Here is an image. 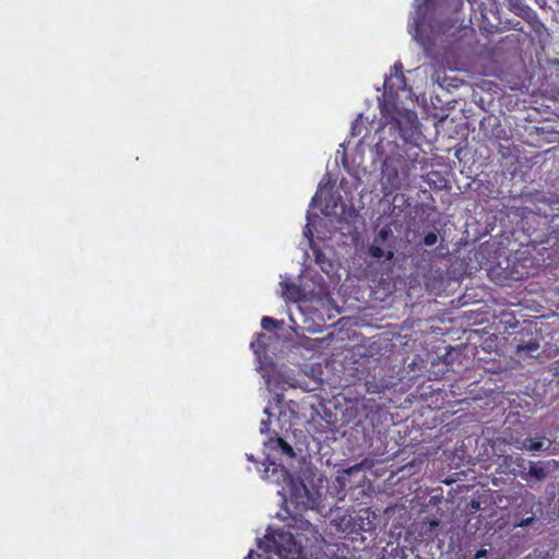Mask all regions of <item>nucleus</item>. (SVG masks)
Returning a JSON list of instances; mask_svg holds the SVG:
<instances>
[{
    "mask_svg": "<svg viewBox=\"0 0 559 559\" xmlns=\"http://www.w3.org/2000/svg\"><path fill=\"white\" fill-rule=\"evenodd\" d=\"M265 334L264 333H258L255 338L251 341L250 348L253 350L254 354L261 355L262 353H265L266 350V344L264 342Z\"/></svg>",
    "mask_w": 559,
    "mask_h": 559,
    "instance_id": "obj_11",
    "label": "nucleus"
},
{
    "mask_svg": "<svg viewBox=\"0 0 559 559\" xmlns=\"http://www.w3.org/2000/svg\"><path fill=\"white\" fill-rule=\"evenodd\" d=\"M270 559H273V558H270Z\"/></svg>",
    "mask_w": 559,
    "mask_h": 559,
    "instance_id": "obj_24",
    "label": "nucleus"
},
{
    "mask_svg": "<svg viewBox=\"0 0 559 559\" xmlns=\"http://www.w3.org/2000/svg\"><path fill=\"white\" fill-rule=\"evenodd\" d=\"M385 245L377 242L373 240V242L368 248V253L371 258L381 260L384 259L386 261H390L393 259V250L391 247L384 248Z\"/></svg>",
    "mask_w": 559,
    "mask_h": 559,
    "instance_id": "obj_8",
    "label": "nucleus"
},
{
    "mask_svg": "<svg viewBox=\"0 0 559 559\" xmlns=\"http://www.w3.org/2000/svg\"><path fill=\"white\" fill-rule=\"evenodd\" d=\"M509 8L523 19H527L532 12V9L523 0H509Z\"/></svg>",
    "mask_w": 559,
    "mask_h": 559,
    "instance_id": "obj_9",
    "label": "nucleus"
},
{
    "mask_svg": "<svg viewBox=\"0 0 559 559\" xmlns=\"http://www.w3.org/2000/svg\"><path fill=\"white\" fill-rule=\"evenodd\" d=\"M393 78H395L397 81L396 90H403L405 85V78L403 74V64L400 61L395 62L394 66L391 68V76L386 78L384 81L385 88H394V85L391 83Z\"/></svg>",
    "mask_w": 559,
    "mask_h": 559,
    "instance_id": "obj_7",
    "label": "nucleus"
},
{
    "mask_svg": "<svg viewBox=\"0 0 559 559\" xmlns=\"http://www.w3.org/2000/svg\"><path fill=\"white\" fill-rule=\"evenodd\" d=\"M253 557V552L251 551L249 555H248V558L247 559H252Z\"/></svg>",
    "mask_w": 559,
    "mask_h": 559,
    "instance_id": "obj_23",
    "label": "nucleus"
},
{
    "mask_svg": "<svg viewBox=\"0 0 559 559\" xmlns=\"http://www.w3.org/2000/svg\"><path fill=\"white\" fill-rule=\"evenodd\" d=\"M389 180L394 188L400 187V178L396 169L393 170V178H391V175H389Z\"/></svg>",
    "mask_w": 559,
    "mask_h": 559,
    "instance_id": "obj_17",
    "label": "nucleus"
},
{
    "mask_svg": "<svg viewBox=\"0 0 559 559\" xmlns=\"http://www.w3.org/2000/svg\"><path fill=\"white\" fill-rule=\"evenodd\" d=\"M391 236V230L389 228H382L377 236L374 237V241L385 245L389 237Z\"/></svg>",
    "mask_w": 559,
    "mask_h": 559,
    "instance_id": "obj_14",
    "label": "nucleus"
},
{
    "mask_svg": "<svg viewBox=\"0 0 559 559\" xmlns=\"http://www.w3.org/2000/svg\"><path fill=\"white\" fill-rule=\"evenodd\" d=\"M381 115L383 124L389 126L390 133L404 141H408L417 129V115L412 110L400 109L396 106L390 108L384 105L381 108Z\"/></svg>",
    "mask_w": 559,
    "mask_h": 559,
    "instance_id": "obj_4",
    "label": "nucleus"
},
{
    "mask_svg": "<svg viewBox=\"0 0 559 559\" xmlns=\"http://www.w3.org/2000/svg\"><path fill=\"white\" fill-rule=\"evenodd\" d=\"M280 322L271 317H263L261 320V326L266 331H274L280 328Z\"/></svg>",
    "mask_w": 559,
    "mask_h": 559,
    "instance_id": "obj_12",
    "label": "nucleus"
},
{
    "mask_svg": "<svg viewBox=\"0 0 559 559\" xmlns=\"http://www.w3.org/2000/svg\"><path fill=\"white\" fill-rule=\"evenodd\" d=\"M545 439L543 437L513 436V432L504 430L502 437H498L492 442L493 449H501V445H510L521 451H540L544 449Z\"/></svg>",
    "mask_w": 559,
    "mask_h": 559,
    "instance_id": "obj_5",
    "label": "nucleus"
},
{
    "mask_svg": "<svg viewBox=\"0 0 559 559\" xmlns=\"http://www.w3.org/2000/svg\"><path fill=\"white\" fill-rule=\"evenodd\" d=\"M530 475L533 476L534 478L540 480L546 477L547 472L543 466L532 464L530 466Z\"/></svg>",
    "mask_w": 559,
    "mask_h": 559,
    "instance_id": "obj_13",
    "label": "nucleus"
},
{
    "mask_svg": "<svg viewBox=\"0 0 559 559\" xmlns=\"http://www.w3.org/2000/svg\"><path fill=\"white\" fill-rule=\"evenodd\" d=\"M296 524V534L276 531L259 542V547L270 552L267 559H302L304 542L306 545L319 543L321 535L310 522L297 521Z\"/></svg>",
    "mask_w": 559,
    "mask_h": 559,
    "instance_id": "obj_2",
    "label": "nucleus"
},
{
    "mask_svg": "<svg viewBox=\"0 0 559 559\" xmlns=\"http://www.w3.org/2000/svg\"><path fill=\"white\" fill-rule=\"evenodd\" d=\"M264 454L271 452H282V454H296L293 447L286 442L283 438L277 435L269 437L267 440L263 441Z\"/></svg>",
    "mask_w": 559,
    "mask_h": 559,
    "instance_id": "obj_6",
    "label": "nucleus"
},
{
    "mask_svg": "<svg viewBox=\"0 0 559 559\" xmlns=\"http://www.w3.org/2000/svg\"><path fill=\"white\" fill-rule=\"evenodd\" d=\"M262 477L274 484L288 488L292 500L302 509H314L323 496V477L313 475L311 478L295 479L283 464L281 456H250Z\"/></svg>",
    "mask_w": 559,
    "mask_h": 559,
    "instance_id": "obj_1",
    "label": "nucleus"
},
{
    "mask_svg": "<svg viewBox=\"0 0 559 559\" xmlns=\"http://www.w3.org/2000/svg\"><path fill=\"white\" fill-rule=\"evenodd\" d=\"M486 556H487V550L486 549H480V550H478L475 554V559H480V558H484Z\"/></svg>",
    "mask_w": 559,
    "mask_h": 559,
    "instance_id": "obj_20",
    "label": "nucleus"
},
{
    "mask_svg": "<svg viewBox=\"0 0 559 559\" xmlns=\"http://www.w3.org/2000/svg\"><path fill=\"white\" fill-rule=\"evenodd\" d=\"M286 287H287V290H288L289 294L298 292V289H297V287L295 285H287Z\"/></svg>",
    "mask_w": 559,
    "mask_h": 559,
    "instance_id": "obj_21",
    "label": "nucleus"
},
{
    "mask_svg": "<svg viewBox=\"0 0 559 559\" xmlns=\"http://www.w3.org/2000/svg\"><path fill=\"white\" fill-rule=\"evenodd\" d=\"M264 413L267 415V417H266V419H262L260 423V432L261 433H267L270 431L271 413L267 407L264 409Z\"/></svg>",
    "mask_w": 559,
    "mask_h": 559,
    "instance_id": "obj_15",
    "label": "nucleus"
},
{
    "mask_svg": "<svg viewBox=\"0 0 559 559\" xmlns=\"http://www.w3.org/2000/svg\"><path fill=\"white\" fill-rule=\"evenodd\" d=\"M539 349V343L537 341L524 342L518 345L516 352L519 354L525 353L530 357H534L535 353Z\"/></svg>",
    "mask_w": 559,
    "mask_h": 559,
    "instance_id": "obj_10",
    "label": "nucleus"
},
{
    "mask_svg": "<svg viewBox=\"0 0 559 559\" xmlns=\"http://www.w3.org/2000/svg\"><path fill=\"white\" fill-rule=\"evenodd\" d=\"M533 522H534V518L531 516V518L521 520L515 526L525 527V526L531 525Z\"/></svg>",
    "mask_w": 559,
    "mask_h": 559,
    "instance_id": "obj_18",
    "label": "nucleus"
},
{
    "mask_svg": "<svg viewBox=\"0 0 559 559\" xmlns=\"http://www.w3.org/2000/svg\"><path fill=\"white\" fill-rule=\"evenodd\" d=\"M358 128H359V121L356 120L353 124H352V134L353 135H357L359 134L360 132L358 131Z\"/></svg>",
    "mask_w": 559,
    "mask_h": 559,
    "instance_id": "obj_19",
    "label": "nucleus"
},
{
    "mask_svg": "<svg viewBox=\"0 0 559 559\" xmlns=\"http://www.w3.org/2000/svg\"><path fill=\"white\" fill-rule=\"evenodd\" d=\"M438 241V235L436 231H429L423 238V243L427 247H431L436 245Z\"/></svg>",
    "mask_w": 559,
    "mask_h": 559,
    "instance_id": "obj_16",
    "label": "nucleus"
},
{
    "mask_svg": "<svg viewBox=\"0 0 559 559\" xmlns=\"http://www.w3.org/2000/svg\"><path fill=\"white\" fill-rule=\"evenodd\" d=\"M415 2L413 26L417 40H424L428 31L448 32L453 25L448 26L443 20L452 13H457L463 7V0H415Z\"/></svg>",
    "mask_w": 559,
    "mask_h": 559,
    "instance_id": "obj_3",
    "label": "nucleus"
},
{
    "mask_svg": "<svg viewBox=\"0 0 559 559\" xmlns=\"http://www.w3.org/2000/svg\"><path fill=\"white\" fill-rule=\"evenodd\" d=\"M430 528H436L439 526V522L437 520L429 521Z\"/></svg>",
    "mask_w": 559,
    "mask_h": 559,
    "instance_id": "obj_22",
    "label": "nucleus"
}]
</instances>
